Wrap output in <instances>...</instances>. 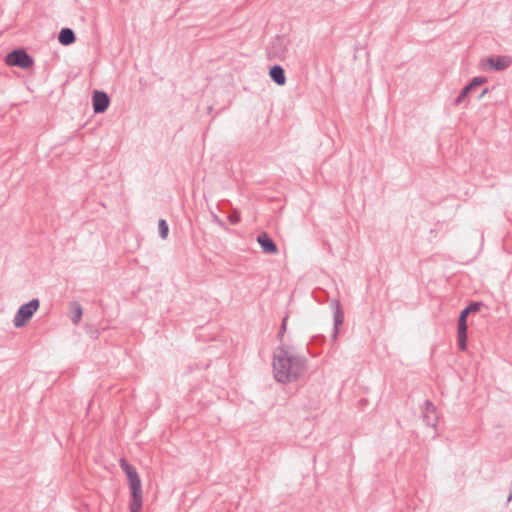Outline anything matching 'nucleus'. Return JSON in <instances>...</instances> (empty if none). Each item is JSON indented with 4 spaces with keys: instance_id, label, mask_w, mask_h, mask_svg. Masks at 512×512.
<instances>
[{
    "instance_id": "10",
    "label": "nucleus",
    "mask_w": 512,
    "mask_h": 512,
    "mask_svg": "<svg viewBox=\"0 0 512 512\" xmlns=\"http://www.w3.org/2000/svg\"><path fill=\"white\" fill-rule=\"evenodd\" d=\"M257 242L266 254H276L278 252L276 243L266 232H261L257 236Z\"/></svg>"
},
{
    "instance_id": "23",
    "label": "nucleus",
    "mask_w": 512,
    "mask_h": 512,
    "mask_svg": "<svg viewBox=\"0 0 512 512\" xmlns=\"http://www.w3.org/2000/svg\"><path fill=\"white\" fill-rule=\"evenodd\" d=\"M214 217L216 222H218L220 225H223V222L216 215Z\"/></svg>"
},
{
    "instance_id": "8",
    "label": "nucleus",
    "mask_w": 512,
    "mask_h": 512,
    "mask_svg": "<svg viewBox=\"0 0 512 512\" xmlns=\"http://www.w3.org/2000/svg\"><path fill=\"white\" fill-rule=\"evenodd\" d=\"M331 306L334 308V328L331 337L333 340H336L339 334V326H341L344 322V312L338 299H332Z\"/></svg>"
},
{
    "instance_id": "12",
    "label": "nucleus",
    "mask_w": 512,
    "mask_h": 512,
    "mask_svg": "<svg viewBox=\"0 0 512 512\" xmlns=\"http://www.w3.org/2000/svg\"><path fill=\"white\" fill-rule=\"evenodd\" d=\"M269 76H270L271 80L279 86H283L286 84L287 80H286L285 70L279 64H275L270 67Z\"/></svg>"
},
{
    "instance_id": "22",
    "label": "nucleus",
    "mask_w": 512,
    "mask_h": 512,
    "mask_svg": "<svg viewBox=\"0 0 512 512\" xmlns=\"http://www.w3.org/2000/svg\"><path fill=\"white\" fill-rule=\"evenodd\" d=\"M489 92V89L488 88H485L483 89V91L481 92V94L479 95V98H482L484 95H486V93Z\"/></svg>"
},
{
    "instance_id": "18",
    "label": "nucleus",
    "mask_w": 512,
    "mask_h": 512,
    "mask_svg": "<svg viewBox=\"0 0 512 512\" xmlns=\"http://www.w3.org/2000/svg\"><path fill=\"white\" fill-rule=\"evenodd\" d=\"M287 321H288V316L286 315V316L282 319L281 326H280L279 332H278V334H277V339H278L279 341H282V340H283L284 334H285L286 329H287Z\"/></svg>"
},
{
    "instance_id": "3",
    "label": "nucleus",
    "mask_w": 512,
    "mask_h": 512,
    "mask_svg": "<svg viewBox=\"0 0 512 512\" xmlns=\"http://www.w3.org/2000/svg\"><path fill=\"white\" fill-rule=\"evenodd\" d=\"M483 306L482 302L473 301L469 303L459 314L457 321V347L460 351L467 350L468 325L467 318L472 313L478 312Z\"/></svg>"
},
{
    "instance_id": "14",
    "label": "nucleus",
    "mask_w": 512,
    "mask_h": 512,
    "mask_svg": "<svg viewBox=\"0 0 512 512\" xmlns=\"http://www.w3.org/2000/svg\"><path fill=\"white\" fill-rule=\"evenodd\" d=\"M83 310L77 301L70 303V319L73 324L77 325L81 321Z\"/></svg>"
},
{
    "instance_id": "21",
    "label": "nucleus",
    "mask_w": 512,
    "mask_h": 512,
    "mask_svg": "<svg viewBox=\"0 0 512 512\" xmlns=\"http://www.w3.org/2000/svg\"><path fill=\"white\" fill-rule=\"evenodd\" d=\"M507 501H508V502L512 501V483H511V485H510V493H509V495H508Z\"/></svg>"
},
{
    "instance_id": "7",
    "label": "nucleus",
    "mask_w": 512,
    "mask_h": 512,
    "mask_svg": "<svg viewBox=\"0 0 512 512\" xmlns=\"http://www.w3.org/2000/svg\"><path fill=\"white\" fill-rule=\"evenodd\" d=\"M110 105L109 95L100 90H95L92 94V106L95 114L104 113Z\"/></svg>"
},
{
    "instance_id": "16",
    "label": "nucleus",
    "mask_w": 512,
    "mask_h": 512,
    "mask_svg": "<svg viewBox=\"0 0 512 512\" xmlns=\"http://www.w3.org/2000/svg\"><path fill=\"white\" fill-rule=\"evenodd\" d=\"M487 81L488 79L485 76H477L472 78L467 84L473 91L475 88L487 83Z\"/></svg>"
},
{
    "instance_id": "20",
    "label": "nucleus",
    "mask_w": 512,
    "mask_h": 512,
    "mask_svg": "<svg viewBox=\"0 0 512 512\" xmlns=\"http://www.w3.org/2000/svg\"><path fill=\"white\" fill-rule=\"evenodd\" d=\"M228 220L231 224H237L241 220L240 214L238 212H233L228 216Z\"/></svg>"
},
{
    "instance_id": "13",
    "label": "nucleus",
    "mask_w": 512,
    "mask_h": 512,
    "mask_svg": "<svg viewBox=\"0 0 512 512\" xmlns=\"http://www.w3.org/2000/svg\"><path fill=\"white\" fill-rule=\"evenodd\" d=\"M58 41L63 46H69L76 41L75 32L68 27L62 28L58 34Z\"/></svg>"
},
{
    "instance_id": "1",
    "label": "nucleus",
    "mask_w": 512,
    "mask_h": 512,
    "mask_svg": "<svg viewBox=\"0 0 512 512\" xmlns=\"http://www.w3.org/2000/svg\"><path fill=\"white\" fill-rule=\"evenodd\" d=\"M290 347L281 345L273 354L274 378L279 383H290L298 380L307 371V359L303 355L289 352Z\"/></svg>"
},
{
    "instance_id": "17",
    "label": "nucleus",
    "mask_w": 512,
    "mask_h": 512,
    "mask_svg": "<svg viewBox=\"0 0 512 512\" xmlns=\"http://www.w3.org/2000/svg\"><path fill=\"white\" fill-rule=\"evenodd\" d=\"M158 231H159V236L162 239H166L168 237L169 226H168L166 220H164V219H160L159 220V222H158Z\"/></svg>"
},
{
    "instance_id": "5",
    "label": "nucleus",
    "mask_w": 512,
    "mask_h": 512,
    "mask_svg": "<svg viewBox=\"0 0 512 512\" xmlns=\"http://www.w3.org/2000/svg\"><path fill=\"white\" fill-rule=\"evenodd\" d=\"M39 306L40 301L38 298H33L29 302L21 305L14 316V326L16 328L25 326L39 309Z\"/></svg>"
},
{
    "instance_id": "15",
    "label": "nucleus",
    "mask_w": 512,
    "mask_h": 512,
    "mask_svg": "<svg viewBox=\"0 0 512 512\" xmlns=\"http://www.w3.org/2000/svg\"><path fill=\"white\" fill-rule=\"evenodd\" d=\"M472 92V89L466 84L459 92L458 96L454 99V105L459 106L466 102L469 94Z\"/></svg>"
},
{
    "instance_id": "4",
    "label": "nucleus",
    "mask_w": 512,
    "mask_h": 512,
    "mask_svg": "<svg viewBox=\"0 0 512 512\" xmlns=\"http://www.w3.org/2000/svg\"><path fill=\"white\" fill-rule=\"evenodd\" d=\"M5 63L11 67L28 70L33 67L34 59L24 48H17L6 55Z\"/></svg>"
},
{
    "instance_id": "24",
    "label": "nucleus",
    "mask_w": 512,
    "mask_h": 512,
    "mask_svg": "<svg viewBox=\"0 0 512 512\" xmlns=\"http://www.w3.org/2000/svg\"><path fill=\"white\" fill-rule=\"evenodd\" d=\"M308 349H309V353H310L311 355H313V356H316V355H317V353H316V352H313L310 348H308Z\"/></svg>"
},
{
    "instance_id": "6",
    "label": "nucleus",
    "mask_w": 512,
    "mask_h": 512,
    "mask_svg": "<svg viewBox=\"0 0 512 512\" xmlns=\"http://www.w3.org/2000/svg\"><path fill=\"white\" fill-rule=\"evenodd\" d=\"M289 39L285 36H276L267 47V56L270 60H284L288 54Z\"/></svg>"
},
{
    "instance_id": "11",
    "label": "nucleus",
    "mask_w": 512,
    "mask_h": 512,
    "mask_svg": "<svg viewBox=\"0 0 512 512\" xmlns=\"http://www.w3.org/2000/svg\"><path fill=\"white\" fill-rule=\"evenodd\" d=\"M423 421L427 426L436 428L438 423V414L436 407L430 400L425 401V410L423 412Z\"/></svg>"
},
{
    "instance_id": "19",
    "label": "nucleus",
    "mask_w": 512,
    "mask_h": 512,
    "mask_svg": "<svg viewBox=\"0 0 512 512\" xmlns=\"http://www.w3.org/2000/svg\"><path fill=\"white\" fill-rule=\"evenodd\" d=\"M325 342V337L323 335H316L311 338V341L309 343L310 346L312 345H322Z\"/></svg>"
},
{
    "instance_id": "2",
    "label": "nucleus",
    "mask_w": 512,
    "mask_h": 512,
    "mask_svg": "<svg viewBox=\"0 0 512 512\" xmlns=\"http://www.w3.org/2000/svg\"><path fill=\"white\" fill-rule=\"evenodd\" d=\"M120 467L125 472L130 488V512H140L142 508V485L136 468L125 458L120 459Z\"/></svg>"
},
{
    "instance_id": "9",
    "label": "nucleus",
    "mask_w": 512,
    "mask_h": 512,
    "mask_svg": "<svg viewBox=\"0 0 512 512\" xmlns=\"http://www.w3.org/2000/svg\"><path fill=\"white\" fill-rule=\"evenodd\" d=\"M489 69L493 71H503L511 66L512 57L510 56H489L485 59Z\"/></svg>"
}]
</instances>
